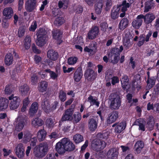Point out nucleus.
<instances>
[{
  "label": "nucleus",
  "mask_w": 159,
  "mask_h": 159,
  "mask_svg": "<svg viewBox=\"0 0 159 159\" xmlns=\"http://www.w3.org/2000/svg\"><path fill=\"white\" fill-rule=\"evenodd\" d=\"M48 150V144L47 142L40 143L34 148V153L36 157L41 158L44 157Z\"/></svg>",
  "instance_id": "1"
},
{
  "label": "nucleus",
  "mask_w": 159,
  "mask_h": 159,
  "mask_svg": "<svg viewBox=\"0 0 159 159\" xmlns=\"http://www.w3.org/2000/svg\"><path fill=\"white\" fill-rule=\"evenodd\" d=\"M109 98L110 109L111 110L118 109L121 102L120 96L116 93H113L110 94Z\"/></svg>",
  "instance_id": "2"
},
{
  "label": "nucleus",
  "mask_w": 159,
  "mask_h": 159,
  "mask_svg": "<svg viewBox=\"0 0 159 159\" xmlns=\"http://www.w3.org/2000/svg\"><path fill=\"white\" fill-rule=\"evenodd\" d=\"M36 35L37 36L36 40L37 45L39 47L43 46L47 41L48 36L47 31L43 28H40L37 31Z\"/></svg>",
  "instance_id": "3"
},
{
  "label": "nucleus",
  "mask_w": 159,
  "mask_h": 159,
  "mask_svg": "<svg viewBox=\"0 0 159 159\" xmlns=\"http://www.w3.org/2000/svg\"><path fill=\"white\" fill-rule=\"evenodd\" d=\"M71 107H70L65 110L59 122V125H61V122L66 121H72L73 120L72 116L74 112V106L71 105Z\"/></svg>",
  "instance_id": "4"
},
{
  "label": "nucleus",
  "mask_w": 159,
  "mask_h": 159,
  "mask_svg": "<svg viewBox=\"0 0 159 159\" xmlns=\"http://www.w3.org/2000/svg\"><path fill=\"white\" fill-rule=\"evenodd\" d=\"M106 146V143L105 142L102 141L99 139H96L92 141L91 147L93 150L98 152L101 150L104 149Z\"/></svg>",
  "instance_id": "5"
},
{
  "label": "nucleus",
  "mask_w": 159,
  "mask_h": 159,
  "mask_svg": "<svg viewBox=\"0 0 159 159\" xmlns=\"http://www.w3.org/2000/svg\"><path fill=\"white\" fill-rule=\"evenodd\" d=\"M9 100H11L9 105L10 109L14 110L17 109L19 106L21 100L19 97L14 96V94H11L8 97Z\"/></svg>",
  "instance_id": "6"
},
{
  "label": "nucleus",
  "mask_w": 159,
  "mask_h": 159,
  "mask_svg": "<svg viewBox=\"0 0 159 159\" xmlns=\"http://www.w3.org/2000/svg\"><path fill=\"white\" fill-rule=\"evenodd\" d=\"M117 52L116 50L111 49L107 54L109 59L111 60V63L113 65L117 63L120 60V54Z\"/></svg>",
  "instance_id": "7"
},
{
  "label": "nucleus",
  "mask_w": 159,
  "mask_h": 159,
  "mask_svg": "<svg viewBox=\"0 0 159 159\" xmlns=\"http://www.w3.org/2000/svg\"><path fill=\"white\" fill-rule=\"evenodd\" d=\"M52 33L53 38L57 41L59 45L63 42L62 39L63 34L62 30L59 29H53Z\"/></svg>",
  "instance_id": "8"
},
{
  "label": "nucleus",
  "mask_w": 159,
  "mask_h": 159,
  "mask_svg": "<svg viewBox=\"0 0 159 159\" xmlns=\"http://www.w3.org/2000/svg\"><path fill=\"white\" fill-rule=\"evenodd\" d=\"M85 79L88 81H92L96 79L97 74L91 68H88L85 71L84 74Z\"/></svg>",
  "instance_id": "9"
},
{
  "label": "nucleus",
  "mask_w": 159,
  "mask_h": 159,
  "mask_svg": "<svg viewBox=\"0 0 159 159\" xmlns=\"http://www.w3.org/2000/svg\"><path fill=\"white\" fill-rule=\"evenodd\" d=\"M62 139L66 152H71L75 149V144L69 139L65 138Z\"/></svg>",
  "instance_id": "10"
},
{
  "label": "nucleus",
  "mask_w": 159,
  "mask_h": 159,
  "mask_svg": "<svg viewBox=\"0 0 159 159\" xmlns=\"http://www.w3.org/2000/svg\"><path fill=\"white\" fill-rule=\"evenodd\" d=\"M99 32V30L98 26H95L92 27L88 34V38L91 40L94 39L98 35Z\"/></svg>",
  "instance_id": "11"
},
{
  "label": "nucleus",
  "mask_w": 159,
  "mask_h": 159,
  "mask_svg": "<svg viewBox=\"0 0 159 159\" xmlns=\"http://www.w3.org/2000/svg\"><path fill=\"white\" fill-rule=\"evenodd\" d=\"M24 147L23 144H19L16 148L15 152L17 156L19 158L22 159L25 156Z\"/></svg>",
  "instance_id": "12"
},
{
  "label": "nucleus",
  "mask_w": 159,
  "mask_h": 159,
  "mask_svg": "<svg viewBox=\"0 0 159 159\" xmlns=\"http://www.w3.org/2000/svg\"><path fill=\"white\" fill-rule=\"evenodd\" d=\"M118 112L113 111L109 114L107 120V124H110L115 122L118 118Z\"/></svg>",
  "instance_id": "13"
},
{
  "label": "nucleus",
  "mask_w": 159,
  "mask_h": 159,
  "mask_svg": "<svg viewBox=\"0 0 159 159\" xmlns=\"http://www.w3.org/2000/svg\"><path fill=\"white\" fill-rule=\"evenodd\" d=\"M143 16L141 15L138 16L136 19L134 20L132 23V25L133 28L136 29H139L143 23Z\"/></svg>",
  "instance_id": "14"
},
{
  "label": "nucleus",
  "mask_w": 159,
  "mask_h": 159,
  "mask_svg": "<svg viewBox=\"0 0 159 159\" xmlns=\"http://www.w3.org/2000/svg\"><path fill=\"white\" fill-rule=\"evenodd\" d=\"M63 141V139H61L60 141L57 143L55 145V149L60 154H63L66 152Z\"/></svg>",
  "instance_id": "15"
},
{
  "label": "nucleus",
  "mask_w": 159,
  "mask_h": 159,
  "mask_svg": "<svg viewBox=\"0 0 159 159\" xmlns=\"http://www.w3.org/2000/svg\"><path fill=\"white\" fill-rule=\"evenodd\" d=\"M83 76V70L82 67H79L75 71L73 76V79L75 81L79 82Z\"/></svg>",
  "instance_id": "16"
},
{
  "label": "nucleus",
  "mask_w": 159,
  "mask_h": 159,
  "mask_svg": "<svg viewBox=\"0 0 159 159\" xmlns=\"http://www.w3.org/2000/svg\"><path fill=\"white\" fill-rule=\"evenodd\" d=\"M144 144L142 140L137 141L134 145V149L137 154H139L144 147Z\"/></svg>",
  "instance_id": "17"
},
{
  "label": "nucleus",
  "mask_w": 159,
  "mask_h": 159,
  "mask_svg": "<svg viewBox=\"0 0 159 159\" xmlns=\"http://www.w3.org/2000/svg\"><path fill=\"white\" fill-rule=\"evenodd\" d=\"M141 15L143 16L142 18L144 19V21L146 24L151 23L156 17L153 14L150 13H147L145 16L142 14Z\"/></svg>",
  "instance_id": "18"
},
{
  "label": "nucleus",
  "mask_w": 159,
  "mask_h": 159,
  "mask_svg": "<svg viewBox=\"0 0 159 159\" xmlns=\"http://www.w3.org/2000/svg\"><path fill=\"white\" fill-rule=\"evenodd\" d=\"M25 5L26 10H34L36 7V0H28Z\"/></svg>",
  "instance_id": "19"
},
{
  "label": "nucleus",
  "mask_w": 159,
  "mask_h": 159,
  "mask_svg": "<svg viewBox=\"0 0 159 159\" xmlns=\"http://www.w3.org/2000/svg\"><path fill=\"white\" fill-rule=\"evenodd\" d=\"M98 121L93 118H91L89 120L88 127L89 130L91 132L95 131L97 128Z\"/></svg>",
  "instance_id": "20"
},
{
  "label": "nucleus",
  "mask_w": 159,
  "mask_h": 159,
  "mask_svg": "<svg viewBox=\"0 0 159 159\" xmlns=\"http://www.w3.org/2000/svg\"><path fill=\"white\" fill-rule=\"evenodd\" d=\"M42 107L43 110L46 113L49 112L50 109V105L48 100L44 98L42 102Z\"/></svg>",
  "instance_id": "21"
},
{
  "label": "nucleus",
  "mask_w": 159,
  "mask_h": 159,
  "mask_svg": "<svg viewBox=\"0 0 159 159\" xmlns=\"http://www.w3.org/2000/svg\"><path fill=\"white\" fill-rule=\"evenodd\" d=\"M25 122V120L23 119H20L18 121H17L14 123L15 130L19 132L22 130L24 126Z\"/></svg>",
  "instance_id": "22"
},
{
  "label": "nucleus",
  "mask_w": 159,
  "mask_h": 159,
  "mask_svg": "<svg viewBox=\"0 0 159 159\" xmlns=\"http://www.w3.org/2000/svg\"><path fill=\"white\" fill-rule=\"evenodd\" d=\"M30 89L29 86L25 84L20 87L19 91L22 96H25L27 95Z\"/></svg>",
  "instance_id": "23"
},
{
  "label": "nucleus",
  "mask_w": 159,
  "mask_h": 159,
  "mask_svg": "<svg viewBox=\"0 0 159 159\" xmlns=\"http://www.w3.org/2000/svg\"><path fill=\"white\" fill-rule=\"evenodd\" d=\"M13 61V54L10 52L7 53L5 55L4 62L5 64L7 66H9L12 64Z\"/></svg>",
  "instance_id": "24"
},
{
  "label": "nucleus",
  "mask_w": 159,
  "mask_h": 159,
  "mask_svg": "<svg viewBox=\"0 0 159 159\" xmlns=\"http://www.w3.org/2000/svg\"><path fill=\"white\" fill-rule=\"evenodd\" d=\"M38 104L36 102H34L30 107L29 114L30 116H33L37 112L38 109Z\"/></svg>",
  "instance_id": "25"
},
{
  "label": "nucleus",
  "mask_w": 159,
  "mask_h": 159,
  "mask_svg": "<svg viewBox=\"0 0 159 159\" xmlns=\"http://www.w3.org/2000/svg\"><path fill=\"white\" fill-rule=\"evenodd\" d=\"M129 79L127 75H124L120 79L121 86L123 89L125 90L128 87L129 84Z\"/></svg>",
  "instance_id": "26"
},
{
  "label": "nucleus",
  "mask_w": 159,
  "mask_h": 159,
  "mask_svg": "<svg viewBox=\"0 0 159 159\" xmlns=\"http://www.w3.org/2000/svg\"><path fill=\"white\" fill-rule=\"evenodd\" d=\"M9 101L8 100L4 98H0V111H4L8 107Z\"/></svg>",
  "instance_id": "27"
},
{
  "label": "nucleus",
  "mask_w": 159,
  "mask_h": 159,
  "mask_svg": "<svg viewBox=\"0 0 159 159\" xmlns=\"http://www.w3.org/2000/svg\"><path fill=\"white\" fill-rule=\"evenodd\" d=\"M44 122L43 120L39 117L33 118L31 122V124L35 128L42 126Z\"/></svg>",
  "instance_id": "28"
},
{
  "label": "nucleus",
  "mask_w": 159,
  "mask_h": 159,
  "mask_svg": "<svg viewBox=\"0 0 159 159\" xmlns=\"http://www.w3.org/2000/svg\"><path fill=\"white\" fill-rule=\"evenodd\" d=\"M47 57L52 61H56L58 57V53L53 50H49L47 52Z\"/></svg>",
  "instance_id": "29"
},
{
  "label": "nucleus",
  "mask_w": 159,
  "mask_h": 159,
  "mask_svg": "<svg viewBox=\"0 0 159 159\" xmlns=\"http://www.w3.org/2000/svg\"><path fill=\"white\" fill-rule=\"evenodd\" d=\"M48 83L45 81H41L39 84L38 89L39 92H45L47 89Z\"/></svg>",
  "instance_id": "30"
},
{
  "label": "nucleus",
  "mask_w": 159,
  "mask_h": 159,
  "mask_svg": "<svg viewBox=\"0 0 159 159\" xmlns=\"http://www.w3.org/2000/svg\"><path fill=\"white\" fill-rule=\"evenodd\" d=\"M129 23V20L127 18H123L119 24V29L120 30H123L128 26Z\"/></svg>",
  "instance_id": "31"
},
{
  "label": "nucleus",
  "mask_w": 159,
  "mask_h": 159,
  "mask_svg": "<svg viewBox=\"0 0 159 159\" xmlns=\"http://www.w3.org/2000/svg\"><path fill=\"white\" fill-rule=\"evenodd\" d=\"M126 126V124L124 122L118 123L115 127V132L117 133H120L125 129Z\"/></svg>",
  "instance_id": "32"
},
{
  "label": "nucleus",
  "mask_w": 159,
  "mask_h": 159,
  "mask_svg": "<svg viewBox=\"0 0 159 159\" xmlns=\"http://www.w3.org/2000/svg\"><path fill=\"white\" fill-rule=\"evenodd\" d=\"M155 121L153 117L149 116L146 123V127L150 130H152L154 126Z\"/></svg>",
  "instance_id": "33"
},
{
  "label": "nucleus",
  "mask_w": 159,
  "mask_h": 159,
  "mask_svg": "<svg viewBox=\"0 0 159 159\" xmlns=\"http://www.w3.org/2000/svg\"><path fill=\"white\" fill-rule=\"evenodd\" d=\"M96 98L95 97L90 95L87 99V101L90 103L91 106L95 105L98 107L99 106L100 102L97 101V99H96Z\"/></svg>",
  "instance_id": "34"
},
{
  "label": "nucleus",
  "mask_w": 159,
  "mask_h": 159,
  "mask_svg": "<svg viewBox=\"0 0 159 159\" xmlns=\"http://www.w3.org/2000/svg\"><path fill=\"white\" fill-rule=\"evenodd\" d=\"M131 4L127 2L125 0L123 1L121 4L117 5V9L118 10H127V8L130 7Z\"/></svg>",
  "instance_id": "35"
},
{
  "label": "nucleus",
  "mask_w": 159,
  "mask_h": 159,
  "mask_svg": "<svg viewBox=\"0 0 159 159\" xmlns=\"http://www.w3.org/2000/svg\"><path fill=\"white\" fill-rule=\"evenodd\" d=\"M47 134L46 132L44 129L39 130L38 132L37 137L39 141L41 142L43 140Z\"/></svg>",
  "instance_id": "36"
},
{
  "label": "nucleus",
  "mask_w": 159,
  "mask_h": 159,
  "mask_svg": "<svg viewBox=\"0 0 159 159\" xmlns=\"http://www.w3.org/2000/svg\"><path fill=\"white\" fill-rule=\"evenodd\" d=\"M156 78L155 77H151L148 78L147 81V86L148 88L150 89H151L155 84Z\"/></svg>",
  "instance_id": "37"
},
{
  "label": "nucleus",
  "mask_w": 159,
  "mask_h": 159,
  "mask_svg": "<svg viewBox=\"0 0 159 159\" xmlns=\"http://www.w3.org/2000/svg\"><path fill=\"white\" fill-rule=\"evenodd\" d=\"M142 120L143 119L141 118L136 120L134 123V125H138L139 126V130L144 131H145V125L143 123L141 122V120Z\"/></svg>",
  "instance_id": "38"
},
{
  "label": "nucleus",
  "mask_w": 159,
  "mask_h": 159,
  "mask_svg": "<svg viewBox=\"0 0 159 159\" xmlns=\"http://www.w3.org/2000/svg\"><path fill=\"white\" fill-rule=\"evenodd\" d=\"M69 3V0H62V1H59L58 5L59 8L61 9L63 7L64 9H66L68 7Z\"/></svg>",
  "instance_id": "39"
},
{
  "label": "nucleus",
  "mask_w": 159,
  "mask_h": 159,
  "mask_svg": "<svg viewBox=\"0 0 159 159\" xmlns=\"http://www.w3.org/2000/svg\"><path fill=\"white\" fill-rule=\"evenodd\" d=\"M65 22L64 18L62 17H58L55 19L54 21V25L57 26H60Z\"/></svg>",
  "instance_id": "40"
},
{
  "label": "nucleus",
  "mask_w": 159,
  "mask_h": 159,
  "mask_svg": "<svg viewBox=\"0 0 159 159\" xmlns=\"http://www.w3.org/2000/svg\"><path fill=\"white\" fill-rule=\"evenodd\" d=\"M13 11H3V15L5 20L10 19L13 14Z\"/></svg>",
  "instance_id": "41"
},
{
  "label": "nucleus",
  "mask_w": 159,
  "mask_h": 159,
  "mask_svg": "<svg viewBox=\"0 0 159 159\" xmlns=\"http://www.w3.org/2000/svg\"><path fill=\"white\" fill-rule=\"evenodd\" d=\"M73 140L76 144L79 143L84 141V138L82 135L80 134H76L73 136Z\"/></svg>",
  "instance_id": "42"
},
{
  "label": "nucleus",
  "mask_w": 159,
  "mask_h": 159,
  "mask_svg": "<svg viewBox=\"0 0 159 159\" xmlns=\"http://www.w3.org/2000/svg\"><path fill=\"white\" fill-rule=\"evenodd\" d=\"M58 97L59 99L61 102H64L66 99V93L62 90H60L58 93Z\"/></svg>",
  "instance_id": "43"
},
{
  "label": "nucleus",
  "mask_w": 159,
  "mask_h": 159,
  "mask_svg": "<svg viewBox=\"0 0 159 159\" xmlns=\"http://www.w3.org/2000/svg\"><path fill=\"white\" fill-rule=\"evenodd\" d=\"M72 118H73V122L77 123L79 122L81 119V114L79 112H75L73 115Z\"/></svg>",
  "instance_id": "44"
},
{
  "label": "nucleus",
  "mask_w": 159,
  "mask_h": 159,
  "mask_svg": "<svg viewBox=\"0 0 159 159\" xmlns=\"http://www.w3.org/2000/svg\"><path fill=\"white\" fill-rule=\"evenodd\" d=\"M25 48L26 49H28L30 46L31 38L30 36H26L24 40Z\"/></svg>",
  "instance_id": "45"
},
{
  "label": "nucleus",
  "mask_w": 159,
  "mask_h": 159,
  "mask_svg": "<svg viewBox=\"0 0 159 159\" xmlns=\"http://www.w3.org/2000/svg\"><path fill=\"white\" fill-rule=\"evenodd\" d=\"M45 71L47 73H48L50 74V78L53 80H55L57 79L58 77V74L56 73L54 71L51 70L50 69H47L45 70Z\"/></svg>",
  "instance_id": "46"
},
{
  "label": "nucleus",
  "mask_w": 159,
  "mask_h": 159,
  "mask_svg": "<svg viewBox=\"0 0 159 159\" xmlns=\"http://www.w3.org/2000/svg\"><path fill=\"white\" fill-rule=\"evenodd\" d=\"M103 0H96V2L95 4V7L96 10L97 9L98 10H102L103 7Z\"/></svg>",
  "instance_id": "47"
},
{
  "label": "nucleus",
  "mask_w": 159,
  "mask_h": 159,
  "mask_svg": "<svg viewBox=\"0 0 159 159\" xmlns=\"http://www.w3.org/2000/svg\"><path fill=\"white\" fill-rule=\"evenodd\" d=\"M78 59L76 57H70L68 59L67 63L69 65H74L76 63Z\"/></svg>",
  "instance_id": "48"
},
{
  "label": "nucleus",
  "mask_w": 159,
  "mask_h": 159,
  "mask_svg": "<svg viewBox=\"0 0 159 159\" xmlns=\"http://www.w3.org/2000/svg\"><path fill=\"white\" fill-rule=\"evenodd\" d=\"M145 41V35L144 34H141L139 37V41L137 43L138 46L140 47L143 45Z\"/></svg>",
  "instance_id": "49"
},
{
  "label": "nucleus",
  "mask_w": 159,
  "mask_h": 159,
  "mask_svg": "<svg viewBox=\"0 0 159 159\" xmlns=\"http://www.w3.org/2000/svg\"><path fill=\"white\" fill-rule=\"evenodd\" d=\"M46 126L48 128H52L54 126V121L51 118L47 119L46 122Z\"/></svg>",
  "instance_id": "50"
},
{
  "label": "nucleus",
  "mask_w": 159,
  "mask_h": 159,
  "mask_svg": "<svg viewBox=\"0 0 159 159\" xmlns=\"http://www.w3.org/2000/svg\"><path fill=\"white\" fill-rule=\"evenodd\" d=\"M34 60L36 64H39L40 63H41L42 64L44 65V66H46L43 62H41L42 58L40 56L37 55H35L34 57Z\"/></svg>",
  "instance_id": "51"
},
{
  "label": "nucleus",
  "mask_w": 159,
  "mask_h": 159,
  "mask_svg": "<svg viewBox=\"0 0 159 159\" xmlns=\"http://www.w3.org/2000/svg\"><path fill=\"white\" fill-rule=\"evenodd\" d=\"M25 30V27L24 26H21L19 28L18 33V37L20 38L24 36Z\"/></svg>",
  "instance_id": "52"
},
{
  "label": "nucleus",
  "mask_w": 159,
  "mask_h": 159,
  "mask_svg": "<svg viewBox=\"0 0 159 159\" xmlns=\"http://www.w3.org/2000/svg\"><path fill=\"white\" fill-rule=\"evenodd\" d=\"M123 44L125 48L126 49H129L132 44L130 42V39H129L123 40Z\"/></svg>",
  "instance_id": "53"
},
{
  "label": "nucleus",
  "mask_w": 159,
  "mask_h": 159,
  "mask_svg": "<svg viewBox=\"0 0 159 159\" xmlns=\"http://www.w3.org/2000/svg\"><path fill=\"white\" fill-rule=\"evenodd\" d=\"M11 86L10 85H7L5 87L4 91L6 94H11L12 90L11 88Z\"/></svg>",
  "instance_id": "54"
},
{
  "label": "nucleus",
  "mask_w": 159,
  "mask_h": 159,
  "mask_svg": "<svg viewBox=\"0 0 159 159\" xmlns=\"http://www.w3.org/2000/svg\"><path fill=\"white\" fill-rule=\"evenodd\" d=\"M154 4L152 3L151 2L147 1L146 2L145 5V10H149L154 7Z\"/></svg>",
  "instance_id": "55"
},
{
  "label": "nucleus",
  "mask_w": 159,
  "mask_h": 159,
  "mask_svg": "<svg viewBox=\"0 0 159 159\" xmlns=\"http://www.w3.org/2000/svg\"><path fill=\"white\" fill-rule=\"evenodd\" d=\"M111 11V17L113 20L117 19L119 16V11Z\"/></svg>",
  "instance_id": "56"
},
{
  "label": "nucleus",
  "mask_w": 159,
  "mask_h": 159,
  "mask_svg": "<svg viewBox=\"0 0 159 159\" xmlns=\"http://www.w3.org/2000/svg\"><path fill=\"white\" fill-rule=\"evenodd\" d=\"M31 136L29 132H27L26 133L23 138V141L25 143H27L28 142H29L31 139Z\"/></svg>",
  "instance_id": "57"
},
{
  "label": "nucleus",
  "mask_w": 159,
  "mask_h": 159,
  "mask_svg": "<svg viewBox=\"0 0 159 159\" xmlns=\"http://www.w3.org/2000/svg\"><path fill=\"white\" fill-rule=\"evenodd\" d=\"M111 83L112 85H114L118 83L119 82V78L117 76H113L111 78Z\"/></svg>",
  "instance_id": "58"
},
{
  "label": "nucleus",
  "mask_w": 159,
  "mask_h": 159,
  "mask_svg": "<svg viewBox=\"0 0 159 159\" xmlns=\"http://www.w3.org/2000/svg\"><path fill=\"white\" fill-rule=\"evenodd\" d=\"M97 137L98 138L106 139L108 137V134L107 133H99L97 134Z\"/></svg>",
  "instance_id": "59"
},
{
  "label": "nucleus",
  "mask_w": 159,
  "mask_h": 159,
  "mask_svg": "<svg viewBox=\"0 0 159 159\" xmlns=\"http://www.w3.org/2000/svg\"><path fill=\"white\" fill-rule=\"evenodd\" d=\"M106 7L105 10H110L112 7L111 0H106Z\"/></svg>",
  "instance_id": "60"
},
{
  "label": "nucleus",
  "mask_w": 159,
  "mask_h": 159,
  "mask_svg": "<svg viewBox=\"0 0 159 159\" xmlns=\"http://www.w3.org/2000/svg\"><path fill=\"white\" fill-rule=\"evenodd\" d=\"M32 48L33 52L35 53L40 54L41 52V51L37 48L34 44H32Z\"/></svg>",
  "instance_id": "61"
},
{
  "label": "nucleus",
  "mask_w": 159,
  "mask_h": 159,
  "mask_svg": "<svg viewBox=\"0 0 159 159\" xmlns=\"http://www.w3.org/2000/svg\"><path fill=\"white\" fill-rule=\"evenodd\" d=\"M38 79V76L36 74H33L31 77V82L33 84H36L37 82Z\"/></svg>",
  "instance_id": "62"
},
{
  "label": "nucleus",
  "mask_w": 159,
  "mask_h": 159,
  "mask_svg": "<svg viewBox=\"0 0 159 159\" xmlns=\"http://www.w3.org/2000/svg\"><path fill=\"white\" fill-rule=\"evenodd\" d=\"M52 60L49 59H47L44 61V62L45 63L48 64V65L50 67L53 66L54 65V62L52 61Z\"/></svg>",
  "instance_id": "63"
},
{
  "label": "nucleus",
  "mask_w": 159,
  "mask_h": 159,
  "mask_svg": "<svg viewBox=\"0 0 159 159\" xmlns=\"http://www.w3.org/2000/svg\"><path fill=\"white\" fill-rule=\"evenodd\" d=\"M37 27V24L36 21H34L33 24L31 25L29 28V30L30 31L34 32L35 31Z\"/></svg>",
  "instance_id": "64"
}]
</instances>
